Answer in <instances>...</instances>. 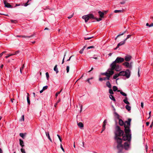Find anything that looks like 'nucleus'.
<instances>
[{
	"label": "nucleus",
	"instance_id": "nucleus-6",
	"mask_svg": "<svg viewBox=\"0 0 153 153\" xmlns=\"http://www.w3.org/2000/svg\"><path fill=\"white\" fill-rule=\"evenodd\" d=\"M124 60V59L123 58L117 57L115 60L114 61V62H115L116 63H120L122 62H123Z\"/></svg>",
	"mask_w": 153,
	"mask_h": 153
},
{
	"label": "nucleus",
	"instance_id": "nucleus-12",
	"mask_svg": "<svg viewBox=\"0 0 153 153\" xmlns=\"http://www.w3.org/2000/svg\"><path fill=\"white\" fill-rule=\"evenodd\" d=\"M128 99L127 97H126L125 99L123 100V102L126 104L129 105L130 103L128 101Z\"/></svg>",
	"mask_w": 153,
	"mask_h": 153
},
{
	"label": "nucleus",
	"instance_id": "nucleus-51",
	"mask_svg": "<svg viewBox=\"0 0 153 153\" xmlns=\"http://www.w3.org/2000/svg\"><path fill=\"white\" fill-rule=\"evenodd\" d=\"M105 128V126L104 125L102 126V131H103Z\"/></svg>",
	"mask_w": 153,
	"mask_h": 153
},
{
	"label": "nucleus",
	"instance_id": "nucleus-32",
	"mask_svg": "<svg viewBox=\"0 0 153 153\" xmlns=\"http://www.w3.org/2000/svg\"><path fill=\"white\" fill-rule=\"evenodd\" d=\"M24 68V65H23L22 67L20 68V72L21 74L22 73V70H23Z\"/></svg>",
	"mask_w": 153,
	"mask_h": 153
},
{
	"label": "nucleus",
	"instance_id": "nucleus-43",
	"mask_svg": "<svg viewBox=\"0 0 153 153\" xmlns=\"http://www.w3.org/2000/svg\"><path fill=\"white\" fill-rule=\"evenodd\" d=\"M57 136H58L60 142H62V139H61V137H60V136L59 135V134H57Z\"/></svg>",
	"mask_w": 153,
	"mask_h": 153
},
{
	"label": "nucleus",
	"instance_id": "nucleus-22",
	"mask_svg": "<svg viewBox=\"0 0 153 153\" xmlns=\"http://www.w3.org/2000/svg\"><path fill=\"white\" fill-rule=\"evenodd\" d=\"M109 98H110L113 100V101L115 102L116 101V100L115 99L114 97L112 95H109Z\"/></svg>",
	"mask_w": 153,
	"mask_h": 153
},
{
	"label": "nucleus",
	"instance_id": "nucleus-11",
	"mask_svg": "<svg viewBox=\"0 0 153 153\" xmlns=\"http://www.w3.org/2000/svg\"><path fill=\"white\" fill-rule=\"evenodd\" d=\"M120 76H121L120 74V72L119 73H117L116 74H115L114 76H113V79H116V81H117V80L119 79L118 78L117 79V77H119Z\"/></svg>",
	"mask_w": 153,
	"mask_h": 153
},
{
	"label": "nucleus",
	"instance_id": "nucleus-30",
	"mask_svg": "<svg viewBox=\"0 0 153 153\" xmlns=\"http://www.w3.org/2000/svg\"><path fill=\"white\" fill-rule=\"evenodd\" d=\"M113 89L114 91H115L117 90V86H114L113 87Z\"/></svg>",
	"mask_w": 153,
	"mask_h": 153
},
{
	"label": "nucleus",
	"instance_id": "nucleus-44",
	"mask_svg": "<svg viewBox=\"0 0 153 153\" xmlns=\"http://www.w3.org/2000/svg\"><path fill=\"white\" fill-rule=\"evenodd\" d=\"M93 37V36L88 37V38H86L85 37H84V39L85 40H89V39H91V38H92Z\"/></svg>",
	"mask_w": 153,
	"mask_h": 153
},
{
	"label": "nucleus",
	"instance_id": "nucleus-15",
	"mask_svg": "<svg viewBox=\"0 0 153 153\" xmlns=\"http://www.w3.org/2000/svg\"><path fill=\"white\" fill-rule=\"evenodd\" d=\"M27 101L28 105L30 104V101L29 99V95L28 93H27Z\"/></svg>",
	"mask_w": 153,
	"mask_h": 153
},
{
	"label": "nucleus",
	"instance_id": "nucleus-27",
	"mask_svg": "<svg viewBox=\"0 0 153 153\" xmlns=\"http://www.w3.org/2000/svg\"><path fill=\"white\" fill-rule=\"evenodd\" d=\"M54 70L56 72V73L57 74L58 72V69L57 67V65H56L54 68Z\"/></svg>",
	"mask_w": 153,
	"mask_h": 153
},
{
	"label": "nucleus",
	"instance_id": "nucleus-58",
	"mask_svg": "<svg viewBox=\"0 0 153 153\" xmlns=\"http://www.w3.org/2000/svg\"><path fill=\"white\" fill-rule=\"evenodd\" d=\"M149 123H150L149 122H147L146 123L147 126H149Z\"/></svg>",
	"mask_w": 153,
	"mask_h": 153
},
{
	"label": "nucleus",
	"instance_id": "nucleus-49",
	"mask_svg": "<svg viewBox=\"0 0 153 153\" xmlns=\"http://www.w3.org/2000/svg\"><path fill=\"white\" fill-rule=\"evenodd\" d=\"M65 56H66V53H65V54L64 55V58H63V59L62 61V64H63L64 62V60L65 58Z\"/></svg>",
	"mask_w": 153,
	"mask_h": 153
},
{
	"label": "nucleus",
	"instance_id": "nucleus-47",
	"mask_svg": "<svg viewBox=\"0 0 153 153\" xmlns=\"http://www.w3.org/2000/svg\"><path fill=\"white\" fill-rule=\"evenodd\" d=\"M94 48V47L93 46H89L87 48V49H90V48Z\"/></svg>",
	"mask_w": 153,
	"mask_h": 153
},
{
	"label": "nucleus",
	"instance_id": "nucleus-23",
	"mask_svg": "<svg viewBox=\"0 0 153 153\" xmlns=\"http://www.w3.org/2000/svg\"><path fill=\"white\" fill-rule=\"evenodd\" d=\"M16 36L18 37H22L23 38H30L32 36H25L17 35Z\"/></svg>",
	"mask_w": 153,
	"mask_h": 153
},
{
	"label": "nucleus",
	"instance_id": "nucleus-61",
	"mask_svg": "<svg viewBox=\"0 0 153 153\" xmlns=\"http://www.w3.org/2000/svg\"><path fill=\"white\" fill-rule=\"evenodd\" d=\"M72 57V56H71L69 57V59H68L67 60V61H70V60L71 59V57Z\"/></svg>",
	"mask_w": 153,
	"mask_h": 153
},
{
	"label": "nucleus",
	"instance_id": "nucleus-9",
	"mask_svg": "<svg viewBox=\"0 0 153 153\" xmlns=\"http://www.w3.org/2000/svg\"><path fill=\"white\" fill-rule=\"evenodd\" d=\"M131 59V56L129 55H127L125 56L124 59L127 62L129 61Z\"/></svg>",
	"mask_w": 153,
	"mask_h": 153
},
{
	"label": "nucleus",
	"instance_id": "nucleus-37",
	"mask_svg": "<svg viewBox=\"0 0 153 153\" xmlns=\"http://www.w3.org/2000/svg\"><path fill=\"white\" fill-rule=\"evenodd\" d=\"M48 88V86L47 85L44 86L42 88V89L44 91L46 89H47Z\"/></svg>",
	"mask_w": 153,
	"mask_h": 153
},
{
	"label": "nucleus",
	"instance_id": "nucleus-34",
	"mask_svg": "<svg viewBox=\"0 0 153 153\" xmlns=\"http://www.w3.org/2000/svg\"><path fill=\"white\" fill-rule=\"evenodd\" d=\"M19 135L22 138H24L25 137V135L24 134L22 133H21L19 134Z\"/></svg>",
	"mask_w": 153,
	"mask_h": 153
},
{
	"label": "nucleus",
	"instance_id": "nucleus-10",
	"mask_svg": "<svg viewBox=\"0 0 153 153\" xmlns=\"http://www.w3.org/2000/svg\"><path fill=\"white\" fill-rule=\"evenodd\" d=\"M4 3L5 5V7L7 8H10L12 7V6L10 4L7 2V1L4 0Z\"/></svg>",
	"mask_w": 153,
	"mask_h": 153
},
{
	"label": "nucleus",
	"instance_id": "nucleus-63",
	"mask_svg": "<svg viewBox=\"0 0 153 153\" xmlns=\"http://www.w3.org/2000/svg\"><path fill=\"white\" fill-rule=\"evenodd\" d=\"M145 147H146V151L147 152V149H148V147L147 146V145H146L145 146Z\"/></svg>",
	"mask_w": 153,
	"mask_h": 153
},
{
	"label": "nucleus",
	"instance_id": "nucleus-53",
	"mask_svg": "<svg viewBox=\"0 0 153 153\" xmlns=\"http://www.w3.org/2000/svg\"><path fill=\"white\" fill-rule=\"evenodd\" d=\"M90 79H89V78L87 80V81L90 84H91V82L90 81Z\"/></svg>",
	"mask_w": 153,
	"mask_h": 153
},
{
	"label": "nucleus",
	"instance_id": "nucleus-55",
	"mask_svg": "<svg viewBox=\"0 0 153 153\" xmlns=\"http://www.w3.org/2000/svg\"><path fill=\"white\" fill-rule=\"evenodd\" d=\"M141 106L142 108H143V102H141Z\"/></svg>",
	"mask_w": 153,
	"mask_h": 153
},
{
	"label": "nucleus",
	"instance_id": "nucleus-16",
	"mask_svg": "<svg viewBox=\"0 0 153 153\" xmlns=\"http://www.w3.org/2000/svg\"><path fill=\"white\" fill-rule=\"evenodd\" d=\"M114 116L118 120H119V119H120V115L116 112H114Z\"/></svg>",
	"mask_w": 153,
	"mask_h": 153
},
{
	"label": "nucleus",
	"instance_id": "nucleus-28",
	"mask_svg": "<svg viewBox=\"0 0 153 153\" xmlns=\"http://www.w3.org/2000/svg\"><path fill=\"white\" fill-rule=\"evenodd\" d=\"M16 55V53H12V54H9L8 55V56H5V58H7L9 57L13 56L14 55Z\"/></svg>",
	"mask_w": 153,
	"mask_h": 153
},
{
	"label": "nucleus",
	"instance_id": "nucleus-25",
	"mask_svg": "<svg viewBox=\"0 0 153 153\" xmlns=\"http://www.w3.org/2000/svg\"><path fill=\"white\" fill-rule=\"evenodd\" d=\"M126 32V31H124L122 33H121L120 34H119L118 35L117 37L115 38V40H116V39H117V38L119 37V36H121V35H123Z\"/></svg>",
	"mask_w": 153,
	"mask_h": 153
},
{
	"label": "nucleus",
	"instance_id": "nucleus-42",
	"mask_svg": "<svg viewBox=\"0 0 153 153\" xmlns=\"http://www.w3.org/2000/svg\"><path fill=\"white\" fill-rule=\"evenodd\" d=\"M46 76L47 79H48V78H49V76L48 73V72H46Z\"/></svg>",
	"mask_w": 153,
	"mask_h": 153
},
{
	"label": "nucleus",
	"instance_id": "nucleus-41",
	"mask_svg": "<svg viewBox=\"0 0 153 153\" xmlns=\"http://www.w3.org/2000/svg\"><path fill=\"white\" fill-rule=\"evenodd\" d=\"M21 151L22 153H26L24 149L23 148L21 149Z\"/></svg>",
	"mask_w": 153,
	"mask_h": 153
},
{
	"label": "nucleus",
	"instance_id": "nucleus-64",
	"mask_svg": "<svg viewBox=\"0 0 153 153\" xmlns=\"http://www.w3.org/2000/svg\"><path fill=\"white\" fill-rule=\"evenodd\" d=\"M44 91L42 89L40 91V93H42Z\"/></svg>",
	"mask_w": 153,
	"mask_h": 153
},
{
	"label": "nucleus",
	"instance_id": "nucleus-52",
	"mask_svg": "<svg viewBox=\"0 0 153 153\" xmlns=\"http://www.w3.org/2000/svg\"><path fill=\"white\" fill-rule=\"evenodd\" d=\"M73 14L69 16L68 17V18L69 19H71L73 16Z\"/></svg>",
	"mask_w": 153,
	"mask_h": 153
},
{
	"label": "nucleus",
	"instance_id": "nucleus-45",
	"mask_svg": "<svg viewBox=\"0 0 153 153\" xmlns=\"http://www.w3.org/2000/svg\"><path fill=\"white\" fill-rule=\"evenodd\" d=\"M94 57H90V58L91 59H97V57H96L97 56V55H94Z\"/></svg>",
	"mask_w": 153,
	"mask_h": 153
},
{
	"label": "nucleus",
	"instance_id": "nucleus-33",
	"mask_svg": "<svg viewBox=\"0 0 153 153\" xmlns=\"http://www.w3.org/2000/svg\"><path fill=\"white\" fill-rule=\"evenodd\" d=\"M109 93L111 94H114V92H113L111 88L109 89Z\"/></svg>",
	"mask_w": 153,
	"mask_h": 153
},
{
	"label": "nucleus",
	"instance_id": "nucleus-3",
	"mask_svg": "<svg viewBox=\"0 0 153 153\" xmlns=\"http://www.w3.org/2000/svg\"><path fill=\"white\" fill-rule=\"evenodd\" d=\"M82 18L85 20V22H87L90 19H96L98 22L102 20V19L101 18L98 19L96 18H95L94 15L91 14L83 16H82Z\"/></svg>",
	"mask_w": 153,
	"mask_h": 153
},
{
	"label": "nucleus",
	"instance_id": "nucleus-4",
	"mask_svg": "<svg viewBox=\"0 0 153 153\" xmlns=\"http://www.w3.org/2000/svg\"><path fill=\"white\" fill-rule=\"evenodd\" d=\"M120 74L121 76H125L127 79H128L130 76L131 71L130 70L127 69L125 71H120Z\"/></svg>",
	"mask_w": 153,
	"mask_h": 153
},
{
	"label": "nucleus",
	"instance_id": "nucleus-18",
	"mask_svg": "<svg viewBox=\"0 0 153 153\" xmlns=\"http://www.w3.org/2000/svg\"><path fill=\"white\" fill-rule=\"evenodd\" d=\"M45 133H46V136L48 137V139L50 140V141L51 142H52V140H51V138L49 132H46Z\"/></svg>",
	"mask_w": 153,
	"mask_h": 153
},
{
	"label": "nucleus",
	"instance_id": "nucleus-62",
	"mask_svg": "<svg viewBox=\"0 0 153 153\" xmlns=\"http://www.w3.org/2000/svg\"><path fill=\"white\" fill-rule=\"evenodd\" d=\"M11 22L12 23H15L16 21L14 20H11Z\"/></svg>",
	"mask_w": 153,
	"mask_h": 153
},
{
	"label": "nucleus",
	"instance_id": "nucleus-57",
	"mask_svg": "<svg viewBox=\"0 0 153 153\" xmlns=\"http://www.w3.org/2000/svg\"><path fill=\"white\" fill-rule=\"evenodd\" d=\"M99 80L100 81H102L103 80V78H100L99 79Z\"/></svg>",
	"mask_w": 153,
	"mask_h": 153
},
{
	"label": "nucleus",
	"instance_id": "nucleus-26",
	"mask_svg": "<svg viewBox=\"0 0 153 153\" xmlns=\"http://www.w3.org/2000/svg\"><path fill=\"white\" fill-rule=\"evenodd\" d=\"M126 108L128 111H129L131 109V107L130 106L127 105L126 106Z\"/></svg>",
	"mask_w": 153,
	"mask_h": 153
},
{
	"label": "nucleus",
	"instance_id": "nucleus-39",
	"mask_svg": "<svg viewBox=\"0 0 153 153\" xmlns=\"http://www.w3.org/2000/svg\"><path fill=\"white\" fill-rule=\"evenodd\" d=\"M62 90H61L60 91H58L56 93V95H55L56 97H57V96H58V95L60 94V92L62 91Z\"/></svg>",
	"mask_w": 153,
	"mask_h": 153
},
{
	"label": "nucleus",
	"instance_id": "nucleus-17",
	"mask_svg": "<svg viewBox=\"0 0 153 153\" xmlns=\"http://www.w3.org/2000/svg\"><path fill=\"white\" fill-rule=\"evenodd\" d=\"M98 13L100 15V17L102 18L103 17V16L104 14V13L102 12L101 11H99L98 12Z\"/></svg>",
	"mask_w": 153,
	"mask_h": 153
},
{
	"label": "nucleus",
	"instance_id": "nucleus-7",
	"mask_svg": "<svg viewBox=\"0 0 153 153\" xmlns=\"http://www.w3.org/2000/svg\"><path fill=\"white\" fill-rule=\"evenodd\" d=\"M123 64L126 68H129L130 69H132V65L131 62L129 64L128 62H126L123 63Z\"/></svg>",
	"mask_w": 153,
	"mask_h": 153
},
{
	"label": "nucleus",
	"instance_id": "nucleus-31",
	"mask_svg": "<svg viewBox=\"0 0 153 153\" xmlns=\"http://www.w3.org/2000/svg\"><path fill=\"white\" fill-rule=\"evenodd\" d=\"M123 12V11L121 10H114V12L115 13H121Z\"/></svg>",
	"mask_w": 153,
	"mask_h": 153
},
{
	"label": "nucleus",
	"instance_id": "nucleus-2",
	"mask_svg": "<svg viewBox=\"0 0 153 153\" xmlns=\"http://www.w3.org/2000/svg\"><path fill=\"white\" fill-rule=\"evenodd\" d=\"M114 133L115 134L114 138L117 143V148L118 150V153H121L123 149L124 148L125 149L124 147V145L122 144V139L118 137H120L122 135L123 136L125 135L126 134L125 133V134H123V131L121 130L120 127L118 126H116ZM122 139L124 140L123 139V138Z\"/></svg>",
	"mask_w": 153,
	"mask_h": 153
},
{
	"label": "nucleus",
	"instance_id": "nucleus-20",
	"mask_svg": "<svg viewBox=\"0 0 153 153\" xmlns=\"http://www.w3.org/2000/svg\"><path fill=\"white\" fill-rule=\"evenodd\" d=\"M106 85L107 87L110 88H111V85L109 81H107L106 83Z\"/></svg>",
	"mask_w": 153,
	"mask_h": 153
},
{
	"label": "nucleus",
	"instance_id": "nucleus-24",
	"mask_svg": "<svg viewBox=\"0 0 153 153\" xmlns=\"http://www.w3.org/2000/svg\"><path fill=\"white\" fill-rule=\"evenodd\" d=\"M78 125L80 128H82L83 127V125L81 122H79L78 123Z\"/></svg>",
	"mask_w": 153,
	"mask_h": 153
},
{
	"label": "nucleus",
	"instance_id": "nucleus-56",
	"mask_svg": "<svg viewBox=\"0 0 153 153\" xmlns=\"http://www.w3.org/2000/svg\"><path fill=\"white\" fill-rule=\"evenodd\" d=\"M107 78H108V77H105L103 78V80H107Z\"/></svg>",
	"mask_w": 153,
	"mask_h": 153
},
{
	"label": "nucleus",
	"instance_id": "nucleus-54",
	"mask_svg": "<svg viewBox=\"0 0 153 153\" xmlns=\"http://www.w3.org/2000/svg\"><path fill=\"white\" fill-rule=\"evenodd\" d=\"M153 121H152V123H151V124L150 126V127L151 128H152V127H153Z\"/></svg>",
	"mask_w": 153,
	"mask_h": 153
},
{
	"label": "nucleus",
	"instance_id": "nucleus-35",
	"mask_svg": "<svg viewBox=\"0 0 153 153\" xmlns=\"http://www.w3.org/2000/svg\"><path fill=\"white\" fill-rule=\"evenodd\" d=\"M20 120L21 121H24V115H23L21 117V118Z\"/></svg>",
	"mask_w": 153,
	"mask_h": 153
},
{
	"label": "nucleus",
	"instance_id": "nucleus-48",
	"mask_svg": "<svg viewBox=\"0 0 153 153\" xmlns=\"http://www.w3.org/2000/svg\"><path fill=\"white\" fill-rule=\"evenodd\" d=\"M140 69L139 68H138V76L139 77H140Z\"/></svg>",
	"mask_w": 153,
	"mask_h": 153
},
{
	"label": "nucleus",
	"instance_id": "nucleus-40",
	"mask_svg": "<svg viewBox=\"0 0 153 153\" xmlns=\"http://www.w3.org/2000/svg\"><path fill=\"white\" fill-rule=\"evenodd\" d=\"M66 71L68 73L69 71V67L68 66H67L66 67Z\"/></svg>",
	"mask_w": 153,
	"mask_h": 153
},
{
	"label": "nucleus",
	"instance_id": "nucleus-21",
	"mask_svg": "<svg viewBox=\"0 0 153 153\" xmlns=\"http://www.w3.org/2000/svg\"><path fill=\"white\" fill-rule=\"evenodd\" d=\"M117 92H120V94H122L123 96H124L125 97H126L127 96V94L126 93H124L122 91H120L119 90H118L117 91Z\"/></svg>",
	"mask_w": 153,
	"mask_h": 153
},
{
	"label": "nucleus",
	"instance_id": "nucleus-5",
	"mask_svg": "<svg viewBox=\"0 0 153 153\" xmlns=\"http://www.w3.org/2000/svg\"><path fill=\"white\" fill-rule=\"evenodd\" d=\"M110 67L114 70L120 71L121 70V66L115 62H113L110 65Z\"/></svg>",
	"mask_w": 153,
	"mask_h": 153
},
{
	"label": "nucleus",
	"instance_id": "nucleus-13",
	"mask_svg": "<svg viewBox=\"0 0 153 153\" xmlns=\"http://www.w3.org/2000/svg\"><path fill=\"white\" fill-rule=\"evenodd\" d=\"M19 143L20 145L22 148H23L24 147V142L22 140H21V139H19Z\"/></svg>",
	"mask_w": 153,
	"mask_h": 153
},
{
	"label": "nucleus",
	"instance_id": "nucleus-1",
	"mask_svg": "<svg viewBox=\"0 0 153 153\" xmlns=\"http://www.w3.org/2000/svg\"><path fill=\"white\" fill-rule=\"evenodd\" d=\"M131 120L128 119V121L123 122L121 119L119 120V124L120 126H124L125 128V132L126 134L123 136V139L124 141L127 140V141L124 143V147L125 149L128 150L129 147L130 142L131 139V134L130 129V122Z\"/></svg>",
	"mask_w": 153,
	"mask_h": 153
},
{
	"label": "nucleus",
	"instance_id": "nucleus-60",
	"mask_svg": "<svg viewBox=\"0 0 153 153\" xmlns=\"http://www.w3.org/2000/svg\"><path fill=\"white\" fill-rule=\"evenodd\" d=\"M82 105H81L80 106V112H81L82 111Z\"/></svg>",
	"mask_w": 153,
	"mask_h": 153
},
{
	"label": "nucleus",
	"instance_id": "nucleus-46",
	"mask_svg": "<svg viewBox=\"0 0 153 153\" xmlns=\"http://www.w3.org/2000/svg\"><path fill=\"white\" fill-rule=\"evenodd\" d=\"M6 53V51H4L2 52V53L0 54V57L2 56L4 53Z\"/></svg>",
	"mask_w": 153,
	"mask_h": 153
},
{
	"label": "nucleus",
	"instance_id": "nucleus-59",
	"mask_svg": "<svg viewBox=\"0 0 153 153\" xmlns=\"http://www.w3.org/2000/svg\"><path fill=\"white\" fill-rule=\"evenodd\" d=\"M153 26V23H152L151 24H150L149 26V27H151Z\"/></svg>",
	"mask_w": 153,
	"mask_h": 153
},
{
	"label": "nucleus",
	"instance_id": "nucleus-8",
	"mask_svg": "<svg viewBox=\"0 0 153 153\" xmlns=\"http://www.w3.org/2000/svg\"><path fill=\"white\" fill-rule=\"evenodd\" d=\"M107 72L110 77L111 75H112L114 73V70L111 68L108 69L107 71Z\"/></svg>",
	"mask_w": 153,
	"mask_h": 153
},
{
	"label": "nucleus",
	"instance_id": "nucleus-14",
	"mask_svg": "<svg viewBox=\"0 0 153 153\" xmlns=\"http://www.w3.org/2000/svg\"><path fill=\"white\" fill-rule=\"evenodd\" d=\"M126 41H125V40L123 41H122L120 42L117 45V47H119L120 46L122 45L125 43Z\"/></svg>",
	"mask_w": 153,
	"mask_h": 153
},
{
	"label": "nucleus",
	"instance_id": "nucleus-50",
	"mask_svg": "<svg viewBox=\"0 0 153 153\" xmlns=\"http://www.w3.org/2000/svg\"><path fill=\"white\" fill-rule=\"evenodd\" d=\"M60 147H61V149H62V150L64 152L65 151H64V149L63 148V147H62L61 144H60Z\"/></svg>",
	"mask_w": 153,
	"mask_h": 153
},
{
	"label": "nucleus",
	"instance_id": "nucleus-19",
	"mask_svg": "<svg viewBox=\"0 0 153 153\" xmlns=\"http://www.w3.org/2000/svg\"><path fill=\"white\" fill-rule=\"evenodd\" d=\"M102 74L105 75L106 76V77H108V78H107V80L109 79L110 76L108 74L107 71L105 73H103Z\"/></svg>",
	"mask_w": 153,
	"mask_h": 153
},
{
	"label": "nucleus",
	"instance_id": "nucleus-36",
	"mask_svg": "<svg viewBox=\"0 0 153 153\" xmlns=\"http://www.w3.org/2000/svg\"><path fill=\"white\" fill-rule=\"evenodd\" d=\"M131 35H128L127 36V37L124 40H125V41H126V40L128 39V38H129L131 36Z\"/></svg>",
	"mask_w": 153,
	"mask_h": 153
},
{
	"label": "nucleus",
	"instance_id": "nucleus-38",
	"mask_svg": "<svg viewBox=\"0 0 153 153\" xmlns=\"http://www.w3.org/2000/svg\"><path fill=\"white\" fill-rule=\"evenodd\" d=\"M107 123V121L106 120H105L103 122V125H104L105 126L106 124Z\"/></svg>",
	"mask_w": 153,
	"mask_h": 153
},
{
	"label": "nucleus",
	"instance_id": "nucleus-29",
	"mask_svg": "<svg viewBox=\"0 0 153 153\" xmlns=\"http://www.w3.org/2000/svg\"><path fill=\"white\" fill-rule=\"evenodd\" d=\"M86 48V47L85 46H84L83 48H82L81 50H80L79 51V52L80 53H82L83 52V51L85 49V48Z\"/></svg>",
	"mask_w": 153,
	"mask_h": 153
}]
</instances>
